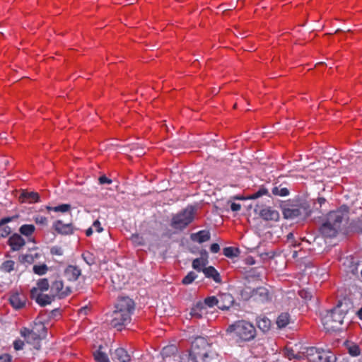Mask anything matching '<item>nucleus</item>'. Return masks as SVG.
<instances>
[{"label":"nucleus","instance_id":"f257e3e1","mask_svg":"<svg viewBox=\"0 0 362 362\" xmlns=\"http://www.w3.org/2000/svg\"><path fill=\"white\" fill-rule=\"evenodd\" d=\"M351 307L349 299H344L329 311H326L322 315V323L327 332H335L342 329L341 325L349 315Z\"/></svg>","mask_w":362,"mask_h":362},{"label":"nucleus","instance_id":"f03ea898","mask_svg":"<svg viewBox=\"0 0 362 362\" xmlns=\"http://www.w3.org/2000/svg\"><path fill=\"white\" fill-rule=\"evenodd\" d=\"M347 218L348 211L346 209L330 212L326 221L320 227L321 233L327 238L335 237L341 230L342 223Z\"/></svg>","mask_w":362,"mask_h":362},{"label":"nucleus","instance_id":"7ed1b4c3","mask_svg":"<svg viewBox=\"0 0 362 362\" xmlns=\"http://www.w3.org/2000/svg\"><path fill=\"white\" fill-rule=\"evenodd\" d=\"M226 332L238 341L252 340L256 334L253 325L245 320H239L230 325Z\"/></svg>","mask_w":362,"mask_h":362},{"label":"nucleus","instance_id":"20e7f679","mask_svg":"<svg viewBox=\"0 0 362 362\" xmlns=\"http://www.w3.org/2000/svg\"><path fill=\"white\" fill-rule=\"evenodd\" d=\"M243 299L247 300L252 298L253 300L265 303L272 300V293L265 286H259L256 288H252L245 286L240 292Z\"/></svg>","mask_w":362,"mask_h":362},{"label":"nucleus","instance_id":"39448f33","mask_svg":"<svg viewBox=\"0 0 362 362\" xmlns=\"http://www.w3.org/2000/svg\"><path fill=\"white\" fill-rule=\"evenodd\" d=\"M209 344L206 339L197 337L192 344L191 351L189 354L192 362H204L208 357Z\"/></svg>","mask_w":362,"mask_h":362},{"label":"nucleus","instance_id":"423d86ee","mask_svg":"<svg viewBox=\"0 0 362 362\" xmlns=\"http://www.w3.org/2000/svg\"><path fill=\"white\" fill-rule=\"evenodd\" d=\"M303 356L310 362H335L336 357L329 351L315 347L303 348Z\"/></svg>","mask_w":362,"mask_h":362},{"label":"nucleus","instance_id":"0eeeda50","mask_svg":"<svg viewBox=\"0 0 362 362\" xmlns=\"http://www.w3.org/2000/svg\"><path fill=\"white\" fill-rule=\"evenodd\" d=\"M194 219V209L188 206L183 211L173 216L171 226L176 230H182Z\"/></svg>","mask_w":362,"mask_h":362},{"label":"nucleus","instance_id":"6e6552de","mask_svg":"<svg viewBox=\"0 0 362 362\" xmlns=\"http://www.w3.org/2000/svg\"><path fill=\"white\" fill-rule=\"evenodd\" d=\"M310 214V209L306 203L299 205H292L288 207H284L283 215L285 218H305Z\"/></svg>","mask_w":362,"mask_h":362},{"label":"nucleus","instance_id":"1a4fd4ad","mask_svg":"<svg viewBox=\"0 0 362 362\" xmlns=\"http://www.w3.org/2000/svg\"><path fill=\"white\" fill-rule=\"evenodd\" d=\"M110 317L111 319L109 320L110 325L118 330H121L122 327L129 323L131 320V317L128 316V314H124L115 310L112 313Z\"/></svg>","mask_w":362,"mask_h":362},{"label":"nucleus","instance_id":"9d476101","mask_svg":"<svg viewBox=\"0 0 362 362\" xmlns=\"http://www.w3.org/2000/svg\"><path fill=\"white\" fill-rule=\"evenodd\" d=\"M255 212L265 221H277L279 219V213L272 207H260L257 204L255 207Z\"/></svg>","mask_w":362,"mask_h":362},{"label":"nucleus","instance_id":"9b49d317","mask_svg":"<svg viewBox=\"0 0 362 362\" xmlns=\"http://www.w3.org/2000/svg\"><path fill=\"white\" fill-rule=\"evenodd\" d=\"M16 195L19 202L26 204H34L40 202V195L37 192L29 189H20Z\"/></svg>","mask_w":362,"mask_h":362},{"label":"nucleus","instance_id":"f8f14e48","mask_svg":"<svg viewBox=\"0 0 362 362\" xmlns=\"http://www.w3.org/2000/svg\"><path fill=\"white\" fill-rule=\"evenodd\" d=\"M134 310V301L128 297L120 298L115 305V310L124 314H128V316L129 317H131Z\"/></svg>","mask_w":362,"mask_h":362},{"label":"nucleus","instance_id":"ddd939ff","mask_svg":"<svg viewBox=\"0 0 362 362\" xmlns=\"http://www.w3.org/2000/svg\"><path fill=\"white\" fill-rule=\"evenodd\" d=\"M20 333L28 344L32 345L36 349H40V341L42 340L40 337L33 334V332L30 331V329L25 327L22 328Z\"/></svg>","mask_w":362,"mask_h":362},{"label":"nucleus","instance_id":"4468645a","mask_svg":"<svg viewBox=\"0 0 362 362\" xmlns=\"http://www.w3.org/2000/svg\"><path fill=\"white\" fill-rule=\"evenodd\" d=\"M30 297L41 306H45L52 302L54 296L40 293L37 288H33L30 291Z\"/></svg>","mask_w":362,"mask_h":362},{"label":"nucleus","instance_id":"2eb2a0df","mask_svg":"<svg viewBox=\"0 0 362 362\" xmlns=\"http://www.w3.org/2000/svg\"><path fill=\"white\" fill-rule=\"evenodd\" d=\"M51 291L53 296L64 298L71 293L69 287L64 288V284L61 280H56L51 286Z\"/></svg>","mask_w":362,"mask_h":362},{"label":"nucleus","instance_id":"dca6fc26","mask_svg":"<svg viewBox=\"0 0 362 362\" xmlns=\"http://www.w3.org/2000/svg\"><path fill=\"white\" fill-rule=\"evenodd\" d=\"M111 358L113 362H130L131 357L127 351L123 348H117L110 352Z\"/></svg>","mask_w":362,"mask_h":362},{"label":"nucleus","instance_id":"f3484780","mask_svg":"<svg viewBox=\"0 0 362 362\" xmlns=\"http://www.w3.org/2000/svg\"><path fill=\"white\" fill-rule=\"evenodd\" d=\"M206 313L207 310L206 306H204L202 301H199L191 308L189 315L191 318L201 319L204 317Z\"/></svg>","mask_w":362,"mask_h":362},{"label":"nucleus","instance_id":"a211bd4d","mask_svg":"<svg viewBox=\"0 0 362 362\" xmlns=\"http://www.w3.org/2000/svg\"><path fill=\"white\" fill-rule=\"evenodd\" d=\"M177 351L178 349L175 345L172 344L165 346L161 352L164 362H172V358L175 362V358L177 357Z\"/></svg>","mask_w":362,"mask_h":362},{"label":"nucleus","instance_id":"6ab92c4d","mask_svg":"<svg viewBox=\"0 0 362 362\" xmlns=\"http://www.w3.org/2000/svg\"><path fill=\"white\" fill-rule=\"evenodd\" d=\"M218 308L221 310H228L234 302L233 296L229 293H223L218 296Z\"/></svg>","mask_w":362,"mask_h":362},{"label":"nucleus","instance_id":"aec40b11","mask_svg":"<svg viewBox=\"0 0 362 362\" xmlns=\"http://www.w3.org/2000/svg\"><path fill=\"white\" fill-rule=\"evenodd\" d=\"M81 274V269L76 266L69 265L64 270L65 277L71 281H76Z\"/></svg>","mask_w":362,"mask_h":362},{"label":"nucleus","instance_id":"412c9836","mask_svg":"<svg viewBox=\"0 0 362 362\" xmlns=\"http://www.w3.org/2000/svg\"><path fill=\"white\" fill-rule=\"evenodd\" d=\"M207 252L204 251L202 252V257L199 258H196L192 262V267L197 272H203V269L205 268V266L208 263L207 260Z\"/></svg>","mask_w":362,"mask_h":362},{"label":"nucleus","instance_id":"4be33fe9","mask_svg":"<svg viewBox=\"0 0 362 362\" xmlns=\"http://www.w3.org/2000/svg\"><path fill=\"white\" fill-rule=\"evenodd\" d=\"M13 250H19L25 243L24 239L18 234H14L8 240Z\"/></svg>","mask_w":362,"mask_h":362},{"label":"nucleus","instance_id":"5701e85b","mask_svg":"<svg viewBox=\"0 0 362 362\" xmlns=\"http://www.w3.org/2000/svg\"><path fill=\"white\" fill-rule=\"evenodd\" d=\"M211 235L208 230H200L195 233H192L190 238L194 242L202 243L210 240Z\"/></svg>","mask_w":362,"mask_h":362},{"label":"nucleus","instance_id":"b1692460","mask_svg":"<svg viewBox=\"0 0 362 362\" xmlns=\"http://www.w3.org/2000/svg\"><path fill=\"white\" fill-rule=\"evenodd\" d=\"M54 229L62 235L71 234L73 233V228L71 224H64L62 221H57L54 223Z\"/></svg>","mask_w":362,"mask_h":362},{"label":"nucleus","instance_id":"393cba45","mask_svg":"<svg viewBox=\"0 0 362 362\" xmlns=\"http://www.w3.org/2000/svg\"><path fill=\"white\" fill-rule=\"evenodd\" d=\"M9 300L12 306L16 309L23 308L25 303V297L17 293H13L10 296Z\"/></svg>","mask_w":362,"mask_h":362},{"label":"nucleus","instance_id":"a878e982","mask_svg":"<svg viewBox=\"0 0 362 362\" xmlns=\"http://www.w3.org/2000/svg\"><path fill=\"white\" fill-rule=\"evenodd\" d=\"M30 331L33 332V334L37 335L41 339L45 338L47 333L46 327L41 322H35L32 329H30Z\"/></svg>","mask_w":362,"mask_h":362},{"label":"nucleus","instance_id":"bb28decb","mask_svg":"<svg viewBox=\"0 0 362 362\" xmlns=\"http://www.w3.org/2000/svg\"><path fill=\"white\" fill-rule=\"evenodd\" d=\"M203 273L206 277L211 278L216 283L221 281L219 273L213 267H205L203 269Z\"/></svg>","mask_w":362,"mask_h":362},{"label":"nucleus","instance_id":"cd10ccee","mask_svg":"<svg viewBox=\"0 0 362 362\" xmlns=\"http://www.w3.org/2000/svg\"><path fill=\"white\" fill-rule=\"evenodd\" d=\"M291 321V318L290 315L288 313H282L276 319V325L279 328L281 329L286 327Z\"/></svg>","mask_w":362,"mask_h":362},{"label":"nucleus","instance_id":"c85d7f7f","mask_svg":"<svg viewBox=\"0 0 362 362\" xmlns=\"http://www.w3.org/2000/svg\"><path fill=\"white\" fill-rule=\"evenodd\" d=\"M303 352V349L300 352L295 353V351L293 349L286 347L284 350V355L289 360H291V359L300 360V359L305 358Z\"/></svg>","mask_w":362,"mask_h":362},{"label":"nucleus","instance_id":"c756f323","mask_svg":"<svg viewBox=\"0 0 362 362\" xmlns=\"http://www.w3.org/2000/svg\"><path fill=\"white\" fill-rule=\"evenodd\" d=\"M257 326L262 332H266L270 329L271 321L265 317L259 318L257 320Z\"/></svg>","mask_w":362,"mask_h":362},{"label":"nucleus","instance_id":"7c9ffc66","mask_svg":"<svg viewBox=\"0 0 362 362\" xmlns=\"http://www.w3.org/2000/svg\"><path fill=\"white\" fill-rule=\"evenodd\" d=\"M267 193V190L266 189L261 188L257 192H255L252 194H251L250 196H249L248 197H247V199H257L258 197H261L263 194H266ZM232 199L243 200V199H246V197H244L243 196H235V197H233Z\"/></svg>","mask_w":362,"mask_h":362},{"label":"nucleus","instance_id":"2f4dec72","mask_svg":"<svg viewBox=\"0 0 362 362\" xmlns=\"http://www.w3.org/2000/svg\"><path fill=\"white\" fill-rule=\"evenodd\" d=\"M240 252V250L237 247H227L223 249V255L230 258L238 257Z\"/></svg>","mask_w":362,"mask_h":362},{"label":"nucleus","instance_id":"473e14b6","mask_svg":"<svg viewBox=\"0 0 362 362\" xmlns=\"http://www.w3.org/2000/svg\"><path fill=\"white\" fill-rule=\"evenodd\" d=\"M272 192L273 194L281 197H285L289 194V190L286 187H281V185L279 187H274Z\"/></svg>","mask_w":362,"mask_h":362},{"label":"nucleus","instance_id":"72a5a7b5","mask_svg":"<svg viewBox=\"0 0 362 362\" xmlns=\"http://www.w3.org/2000/svg\"><path fill=\"white\" fill-rule=\"evenodd\" d=\"M19 230L21 234L29 236L34 232L35 226L32 224H25L20 228Z\"/></svg>","mask_w":362,"mask_h":362},{"label":"nucleus","instance_id":"f704fd0d","mask_svg":"<svg viewBox=\"0 0 362 362\" xmlns=\"http://www.w3.org/2000/svg\"><path fill=\"white\" fill-rule=\"evenodd\" d=\"M347 349L349 351V354L352 356H358L361 354V350L359 349V346L354 343L349 344L347 345Z\"/></svg>","mask_w":362,"mask_h":362},{"label":"nucleus","instance_id":"c9c22d12","mask_svg":"<svg viewBox=\"0 0 362 362\" xmlns=\"http://www.w3.org/2000/svg\"><path fill=\"white\" fill-rule=\"evenodd\" d=\"M94 358L97 362H110L107 355L100 350L94 354Z\"/></svg>","mask_w":362,"mask_h":362},{"label":"nucleus","instance_id":"e433bc0d","mask_svg":"<svg viewBox=\"0 0 362 362\" xmlns=\"http://www.w3.org/2000/svg\"><path fill=\"white\" fill-rule=\"evenodd\" d=\"M218 297L215 296H209L204 299V301L202 302L204 305V306H208L209 308H212L214 305L218 306Z\"/></svg>","mask_w":362,"mask_h":362},{"label":"nucleus","instance_id":"4c0bfd02","mask_svg":"<svg viewBox=\"0 0 362 362\" xmlns=\"http://www.w3.org/2000/svg\"><path fill=\"white\" fill-rule=\"evenodd\" d=\"M83 259L88 264L92 265L96 263L95 257L90 252H86L82 255Z\"/></svg>","mask_w":362,"mask_h":362},{"label":"nucleus","instance_id":"58836bf2","mask_svg":"<svg viewBox=\"0 0 362 362\" xmlns=\"http://www.w3.org/2000/svg\"><path fill=\"white\" fill-rule=\"evenodd\" d=\"M15 262L12 260L6 261L1 266V269L5 272H10L13 270Z\"/></svg>","mask_w":362,"mask_h":362},{"label":"nucleus","instance_id":"ea45409f","mask_svg":"<svg viewBox=\"0 0 362 362\" xmlns=\"http://www.w3.org/2000/svg\"><path fill=\"white\" fill-rule=\"evenodd\" d=\"M49 282L47 279H40L37 282V290H40L41 291H47L49 288Z\"/></svg>","mask_w":362,"mask_h":362},{"label":"nucleus","instance_id":"a19ab883","mask_svg":"<svg viewBox=\"0 0 362 362\" xmlns=\"http://www.w3.org/2000/svg\"><path fill=\"white\" fill-rule=\"evenodd\" d=\"M47 271V267L46 264L35 265L33 267V272L39 275H43Z\"/></svg>","mask_w":362,"mask_h":362},{"label":"nucleus","instance_id":"79ce46f5","mask_svg":"<svg viewBox=\"0 0 362 362\" xmlns=\"http://www.w3.org/2000/svg\"><path fill=\"white\" fill-rule=\"evenodd\" d=\"M197 277V274L194 272H190L187 274V275L182 279V283L184 284H191L196 278Z\"/></svg>","mask_w":362,"mask_h":362},{"label":"nucleus","instance_id":"37998d69","mask_svg":"<svg viewBox=\"0 0 362 362\" xmlns=\"http://www.w3.org/2000/svg\"><path fill=\"white\" fill-rule=\"evenodd\" d=\"M71 208L69 204H64L52 208L54 211L66 212L68 211Z\"/></svg>","mask_w":362,"mask_h":362},{"label":"nucleus","instance_id":"c03bdc74","mask_svg":"<svg viewBox=\"0 0 362 362\" xmlns=\"http://www.w3.org/2000/svg\"><path fill=\"white\" fill-rule=\"evenodd\" d=\"M132 240L133 243L137 244V245H143L144 244V239L142 237L139 236V235H132Z\"/></svg>","mask_w":362,"mask_h":362},{"label":"nucleus","instance_id":"a18cd8bd","mask_svg":"<svg viewBox=\"0 0 362 362\" xmlns=\"http://www.w3.org/2000/svg\"><path fill=\"white\" fill-rule=\"evenodd\" d=\"M35 221L37 224L46 225L47 223V218L42 216H36L35 218Z\"/></svg>","mask_w":362,"mask_h":362},{"label":"nucleus","instance_id":"49530a36","mask_svg":"<svg viewBox=\"0 0 362 362\" xmlns=\"http://www.w3.org/2000/svg\"><path fill=\"white\" fill-rule=\"evenodd\" d=\"M24 342L21 339L16 340L13 342V347L16 350H22L23 349Z\"/></svg>","mask_w":362,"mask_h":362},{"label":"nucleus","instance_id":"de8ad7c7","mask_svg":"<svg viewBox=\"0 0 362 362\" xmlns=\"http://www.w3.org/2000/svg\"><path fill=\"white\" fill-rule=\"evenodd\" d=\"M50 252H51V254L54 255L60 256V255H63L62 249L61 247H57V246L52 247Z\"/></svg>","mask_w":362,"mask_h":362},{"label":"nucleus","instance_id":"09e8293b","mask_svg":"<svg viewBox=\"0 0 362 362\" xmlns=\"http://www.w3.org/2000/svg\"><path fill=\"white\" fill-rule=\"evenodd\" d=\"M354 313L356 315H358V317L362 320V308H361L358 310H354L353 308V306H352V303H351V307L349 308V313Z\"/></svg>","mask_w":362,"mask_h":362},{"label":"nucleus","instance_id":"8fccbe9b","mask_svg":"<svg viewBox=\"0 0 362 362\" xmlns=\"http://www.w3.org/2000/svg\"><path fill=\"white\" fill-rule=\"evenodd\" d=\"M93 228H95V230L98 233H100L103 230V228L100 226V223L99 221H94L93 224Z\"/></svg>","mask_w":362,"mask_h":362},{"label":"nucleus","instance_id":"3c124183","mask_svg":"<svg viewBox=\"0 0 362 362\" xmlns=\"http://www.w3.org/2000/svg\"><path fill=\"white\" fill-rule=\"evenodd\" d=\"M230 209L233 211H238L241 209V205L235 202H232L230 204Z\"/></svg>","mask_w":362,"mask_h":362},{"label":"nucleus","instance_id":"603ef678","mask_svg":"<svg viewBox=\"0 0 362 362\" xmlns=\"http://www.w3.org/2000/svg\"><path fill=\"white\" fill-rule=\"evenodd\" d=\"M210 250L213 253H217L220 250L219 245L217 243H213L210 247Z\"/></svg>","mask_w":362,"mask_h":362},{"label":"nucleus","instance_id":"864d4df0","mask_svg":"<svg viewBox=\"0 0 362 362\" xmlns=\"http://www.w3.org/2000/svg\"><path fill=\"white\" fill-rule=\"evenodd\" d=\"M112 180H115V177H107L105 175H101L98 177V181H112Z\"/></svg>","mask_w":362,"mask_h":362},{"label":"nucleus","instance_id":"5fc2aeb1","mask_svg":"<svg viewBox=\"0 0 362 362\" xmlns=\"http://www.w3.org/2000/svg\"><path fill=\"white\" fill-rule=\"evenodd\" d=\"M11 228L8 226H5L3 228V232L1 235L3 237L7 236L8 235H9L11 233Z\"/></svg>","mask_w":362,"mask_h":362},{"label":"nucleus","instance_id":"6e6d98bb","mask_svg":"<svg viewBox=\"0 0 362 362\" xmlns=\"http://www.w3.org/2000/svg\"><path fill=\"white\" fill-rule=\"evenodd\" d=\"M11 357L8 354H4L0 356V362H10Z\"/></svg>","mask_w":362,"mask_h":362},{"label":"nucleus","instance_id":"4d7b16f0","mask_svg":"<svg viewBox=\"0 0 362 362\" xmlns=\"http://www.w3.org/2000/svg\"><path fill=\"white\" fill-rule=\"evenodd\" d=\"M13 218H11V217H6V218H2L1 221H0V226L10 222L11 220H12Z\"/></svg>","mask_w":362,"mask_h":362},{"label":"nucleus","instance_id":"13d9d810","mask_svg":"<svg viewBox=\"0 0 362 362\" xmlns=\"http://www.w3.org/2000/svg\"><path fill=\"white\" fill-rule=\"evenodd\" d=\"M93 233V228H89L88 229H87L86 232V234L87 236H90Z\"/></svg>","mask_w":362,"mask_h":362},{"label":"nucleus","instance_id":"bf43d9fd","mask_svg":"<svg viewBox=\"0 0 362 362\" xmlns=\"http://www.w3.org/2000/svg\"><path fill=\"white\" fill-rule=\"evenodd\" d=\"M2 163H4L5 165H7L9 163V160L7 158H4L2 160Z\"/></svg>","mask_w":362,"mask_h":362},{"label":"nucleus","instance_id":"052dcab7","mask_svg":"<svg viewBox=\"0 0 362 362\" xmlns=\"http://www.w3.org/2000/svg\"><path fill=\"white\" fill-rule=\"evenodd\" d=\"M293 238V234L292 233H290L287 235V239L291 240Z\"/></svg>","mask_w":362,"mask_h":362},{"label":"nucleus","instance_id":"680f3d73","mask_svg":"<svg viewBox=\"0 0 362 362\" xmlns=\"http://www.w3.org/2000/svg\"><path fill=\"white\" fill-rule=\"evenodd\" d=\"M325 202V199L324 198H319L318 199V202L319 204L321 205L322 203H324Z\"/></svg>","mask_w":362,"mask_h":362},{"label":"nucleus","instance_id":"e2e57ef3","mask_svg":"<svg viewBox=\"0 0 362 362\" xmlns=\"http://www.w3.org/2000/svg\"><path fill=\"white\" fill-rule=\"evenodd\" d=\"M351 272L353 274H356L358 272V269L356 267H354L352 269H351Z\"/></svg>","mask_w":362,"mask_h":362},{"label":"nucleus","instance_id":"0e129e2a","mask_svg":"<svg viewBox=\"0 0 362 362\" xmlns=\"http://www.w3.org/2000/svg\"><path fill=\"white\" fill-rule=\"evenodd\" d=\"M297 253H298V252H297V251H293V255H292V256H293V258L297 257Z\"/></svg>","mask_w":362,"mask_h":362},{"label":"nucleus","instance_id":"69168bd1","mask_svg":"<svg viewBox=\"0 0 362 362\" xmlns=\"http://www.w3.org/2000/svg\"><path fill=\"white\" fill-rule=\"evenodd\" d=\"M303 293H305V292H304V291H303L300 292V296H301L302 297L307 298L308 296H307L306 295H304V296H303Z\"/></svg>","mask_w":362,"mask_h":362},{"label":"nucleus","instance_id":"338daca9","mask_svg":"<svg viewBox=\"0 0 362 362\" xmlns=\"http://www.w3.org/2000/svg\"><path fill=\"white\" fill-rule=\"evenodd\" d=\"M360 362H362V357H361V361Z\"/></svg>","mask_w":362,"mask_h":362}]
</instances>
